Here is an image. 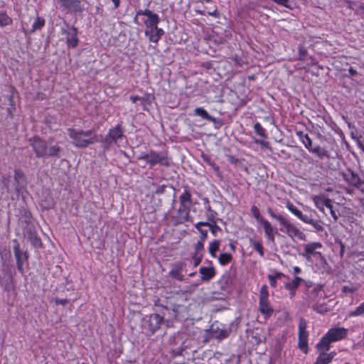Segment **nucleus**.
<instances>
[{
	"mask_svg": "<svg viewBox=\"0 0 364 364\" xmlns=\"http://www.w3.org/2000/svg\"><path fill=\"white\" fill-rule=\"evenodd\" d=\"M29 144L38 158L59 156L60 149L58 145L48 146V143L39 136H35L29 139Z\"/></svg>",
	"mask_w": 364,
	"mask_h": 364,
	"instance_id": "f257e3e1",
	"label": "nucleus"
},
{
	"mask_svg": "<svg viewBox=\"0 0 364 364\" xmlns=\"http://www.w3.org/2000/svg\"><path fill=\"white\" fill-rule=\"evenodd\" d=\"M68 134L72 139L73 144L78 148H85L90 144L99 141L98 136L93 135L92 130L83 131L69 128Z\"/></svg>",
	"mask_w": 364,
	"mask_h": 364,
	"instance_id": "f03ea898",
	"label": "nucleus"
},
{
	"mask_svg": "<svg viewBox=\"0 0 364 364\" xmlns=\"http://www.w3.org/2000/svg\"><path fill=\"white\" fill-rule=\"evenodd\" d=\"M268 213L272 218L279 223L282 226L280 228V230L286 233L291 239L294 240L295 238H297L300 240H305L306 236L304 233L297 228L294 224L290 223V221L285 217L275 214L271 209L268 210Z\"/></svg>",
	"mask_w": 364,
	"mask_h": 364,
	"instance_id": "7ed1b4c3",
	"label": "nucleus"
},
{
	"mask_svg": "<svg viewBox=\"0 0 364 364\" xmlns=\"http://www.w3.org/2000/svg\"><path fill=\"white\" fill-rule=\"evenodd\" d=\"M139 159L145 161L150 166H154L157 164L165 166L170 165V159L164 152L150 151L147 153H141Z\"/></svg>",
	"mask_w": 364,
	"mask_h": 364,
	"instance_id": "20e7f679",
	"label": "nucleus"
},
{
	"mask_svg": "<svg viewBox=\"0 0 364 364\" xmlns=\"http://www.w3.org/2000/svg\"><path fill=\"white\" fill-rule=\"evenodd\" d=\"M259 310L265 318L271 316L274 311L269 301V291L266 285H263L259 291Z\"/></svg>",
	"mask_w": 364,
	"mask_h": 364,
	"instance_id": "39448f33",
	"label": "nucleus"
},
{
	"mask_svg": "<svg viewBox=\"0 0 364 364\" xmlns=\"http://www.w3.org/2000/svg\"><path fill=\"white\" fill-rule=\"evenodd\" d=\"M164 322V318L162 316L158 314H152L149 315L147 320H144L143 328L149 331L153 335L158 331Z\"/></svg>",
	"mask_w": 364,
	"mask_h": 364,
	"instance_id": "423d86ee",
	"label": "nucleus"
},
{
	"mask_svg": "<svg viewBox=\"0 0 364 364\" xmlns=\"http://www.w3.org/2000/svg\"><path fill=\"white\" fill-rule=\"evenodd\" d=\"M307 323L304 318H301L299 322V347L304 353H308V332L306 331Z\"/></svg>",
	"mask_w": 364,
	"mask_h": 364,
	"instance_id": "0eeeda50",
	"label": "nucleus"
},
{
	"mask_svg": "<svg viewBox=\"0 0 364 364\" xmlns=\"http://www.w3.org/2000/svg\"><path fill=\"white\" fill-rule=\"evenodd\" d=\"M124 135L120 124H117L114 128L109 130L104 139V144L109 146L112 144H117L119 140L124 138Z\"/></svg>",
	"mask_w": 364,
	"mask_h": 364,
	"instance_id": "6e6552de",
	"label": "nucleus"
},
{
	"mask_svg": "<svg viewBox=\"0 0 364 364\" xmlns=\"http://www.w3.org/2000/svg\"><path fill=\"white\" fill-rule=\"evenodd\" d=\"M322 247V244L319 242H309L304 246V252L300 253L303 257L307 261L313 262V259L317 257V255H321L319 252H316V250Z\"/></svg>",
	"mask_w": 364,
	"mask_h": 364,
	"instance_id": "1a4fd4ad",
	"label": "nucleus"
},
{
	"mask_svg": "<svg viewBox=\"0 0 364 364\" xmlns=\"http://www.w3.org/2000/svg\"><path fill=\"white\" fill-rule=\"evenodd\" d=\"M62 33L65 36L68 47L75 48L78 44L77 29L74 27L62 28Z\"/></svg>",
	"mask_w": 364,
	"mask_h": 364,
	"instance_id": "9d476101",
	"label": "nucleus"
},
{
	"mask_svg": "<svg viewBox=\"0 0 364 364\" xmlns=\"http://www.w3.org/2000/svg\"><path fill=\"white\" fill-rule=\"evenodd\" d=\"M164 29L159 27V25H155L152 27L145 28L144 35L151 43H157L161 37L164 35Z\"/></svg>",
	"mask_w": 364,
	"mask_h": 364,
	"instance_id": "9b49d317",
	"label": "nucleus"
},
{
	"mask_svg": "<svg viewBox=\"0 0 364 364\" xmlns=\"http://www.w3.org/2000/svg\"><path fill=\"white\" fill-rule=\"evenodd\" d=\"M190 207L180 205L176 215H173L172 220L174 225L184 223L189 220Z\"/></svg>",
	"mask_w": 364,
	"mask_h": 364,
	"instance_id": "f8f14e48",
	"label": "nucleus"
},
{
	"mask_svg": "<svg viewBox=\"0 0 364 364\" xmlns=\"http://www.w3.org/2000/svg\"><path fill=\"white\" fill-rule=\"evenodd\" d=\"M348 333V330L344 327H334L330 328L326 335L332 343L341 341L345 338Z\"/></svg>",
	"mask_w": 364,
	"mask_h": 364,
	"instance_id": "ddd939ff",
	"label": "nucleus"
},
{
	"mask_svg": "<svg viewBox=\"0 0 364 364\" xmlns=\"http://www.w3.org/2000/svg\"><path fill=\"white\" fill-rule=\"evenodd\" d=\"M141 22L145 26V28H148L155 25H159L160 18L157 14L146 9H144V16L141 18Z\"/></svg>",
	"mask_w": 364,
	"mask_h": 364,
	"instance_id": "4468645a",
	"label": "nucleus"
},
{
	"mask_svg": "<svg viewBox=\"0 0 364 364\" xmlns=\"http://www.w3.org/2000/svg\"><path fill=\"white\" fill-rule=\"evenodd\" d=\"M62 10L77 12L82 10L80 0H58Z\"/></svg>",
	"mask_w": 364,
	"mask_h": 364,
	"instance_id": "2eb2a0df",
	"label": "nucleus"
},
{
	"mask_svg": "<svg viewBox=\"0 0 364 364\" xmlns=\"http://www.w3.org/2000/svg\"><path fill=\"white\" fill-rule=\"evenodd\" d=\"M14 189L17 193H21L26 188L27 182L23 173L20 170H16L14 172Z\"/></svg>",
	"mask_w": 364,
	"mask_h": 364,
	"instance_id": "dca6fc26",
	"label": "nucleus"
},
{
	"mask_svg": "<svg viewBox=\"0 0 364 364\" xmlns=\"http://www.w3.org/2000/svg\"><path fill=\"white\" fill-rule=\"evenodd\" d=\"M13 242L15 243V245L14 246V251L16 259L17 267L20 272H23V264L27 260L28 255L26 252H22L20 250L19 244L16 240Z\"/></svg>",
	"mask_w": 364,
	"mask_h": 364,
	"instance_id": "f3484780",
	"label": "nucleus"
},
{
	"mask_svg": "<svg viewBox=\"0 0 364 364\" xmlns=\"http://www.w3.org/2000/svg\"><path fill=\"white\" fill-rule=\"evenodd\" d=\"M312 199L316 207L321 212L324 211V207L331 209V200L324 195L315 196Z\"/></svg>",
	"mask_w": 364,
	"mask_h": 364,
	"instance_id": "a211bd4d",
	"label": "nucleus"
},
{
	"mask_svg": "<svg viewBox=\"0 0 364 364\" xmlns=\"http://www.w3.org/2000/svg\"><path fill=\"white\" fill-rule=\"evenodd\" d=\"M343 177L348 183L355 187H359L363 183L359 176L350 170L343 173Z\"/></svg>",
	"mask_w": 364,
	"mask_h": 364,
	"instance_id": "6ab92c4d",
	"label": "nucleus"
},
{
	"mask_svg": "<svg viewBox=\"0 0 364 364\" xmlns=\"http://www.w3.org/2000/svg\"><path fill=\"white\" fill-rule=\"evenodd\" d=\"M312 262H314V265L318 272L324 273L330 269V267L322 254L317 255V257L313 259Z\"/></svg>",
	"mask_w": 364,
	"mask_h": 364,
	"instance_id": "aec40b11",
	"label": "nucleus"
},
{
	"mask_svg": "<svg viewBox=\"0 0 364 364\" xmlns=\"http://www.w3.org/2000/svg\"><path fill=\"white\" fill-rule=\"evenodd\" d=\"M184 265L185 264L183 262H179L178 264H174L168 273L169 275L173 279H175L178 281H183L184 279V277L182 274V272Z\"/></svg>",
	"mask_w": 364,
	"mask_h": 364,
	"instance_id": "412c9836",
	"label": "nucleus"
},
{
	"mask_svg": "<svg viewBox=\"0 0 364 364\" xmlns=\"http://www.w3.org/2000/svg\"><path fill=\"white\" fill-rule=\"evenodd\" d=\"M183 191L179 196L180 205L188 206L191 208L192 204V196L190 188L188 186H184Z\"/></svg>",
	"mask_w": 364,
	"mask_h": 364,
	"instance_id": "4be33fe9",
	"label": "nucleus"
},
{
	"mask_svg": "<svg viewBox=\"0 0 364 364\" xmlns=\"http://www.w3.org/2000/svg\"><path fill=\"white\" fill-rule=\"evenodd\" d=\"M264 228V233L267 237L272 242L274 241L276 230L273 228L271 223L264 219L260 223Z\"/></svg>",
	"mask_w": 364,
	"mask_h": 364,
	"instance_id": "5701e85b",
	"label": "nucleus"
},
{
	"mask_svg": "<svg viewBox=\"0 0 364 364\" xmlns=\"http://www.w3.org/2000/svg\"><path fill=\"white\" fill-rule=\"evenodd\" d=\"M210 335L213 338L222 340L227 338L229 336V331L225 328H219L218 327H215L214 325L212 326L210 328Z\"/></svg>",
	"mask_w": 364,
	"mask_h": 364,
	"instance_id": "b1692460",
	"label": "nucleus"
},
{
	"mask_svg": "<svg viewBox=\"0 0 364 364\" xmlns=\"http://www.w3.org/2000/svg\"><path fill=\"white\" fill-rule=\"evenodd\" d=\"M332 342L330 341V339L328 338V336L325 334L318 343L316 346V348L317 349L319 353H325L327 352L330 349V344Z\"/></svg>",
	"mask_w": 364,
	"mask_h": 364,
	"instance_id": "393cba45",
	"label": "nucleus"
},
{
	"mask_svg": "<svg viewBox=\"0 0 364 364\" xmlns=\"http://www.w3.org/2000/svg\"><path fill=\"white\" fill-rule=\"evenodd\" d=\"M336 355L335 351H331L329 353H320L316 358V364H328L330 363L334 356Z\"/></svg>",
	"mask_w": 364,
	"mask_h": 364,
	"instance_id": "a878e982",
	"label": "nucleus"
},
{
	"mask_svg": "<svg viewBox=\"0 0 364 364\" xmlns=\"http://www.w3.org/2000/svg\"><path fill=\"white\" fill-rule=\"evenodd\" d=\"M201 274V279L205 282L210 280L215 276V269L213 267H202L199 269Z\"/></svg>",
	"mask_w": 364,
	"mask_h": 364,
	"instance_id": "bb28decb",
	"label": "nucleus"
},
{
	"mask_svg": "<svg viewBox=\"0 0 364 364\" xmlns=\"http://www.w3.org/2000/svg\"><path fill=\"white\" fill-rule=\"evenodd\" d=\"M309 151L316 154L321 159L328 156V151L318 145L311 146Z\"/></svg>",
	"mask_w": 364,
	"mask_h": 364,
	"instance_id": "cd10ccee",
	"label": "nucleus"
},
{
	"mask_svg": "<svg viewBox=\"0 0 364 364\" xmlns=\"http://www.w3.org/2000/svg\"><path fill=\"white\" fill-rule=\"evenodd\" d=\"M296 135L308 150L311 149L312 146V141L307 134L299 131L296 132Z\"/></svg>",
	"mask_w": 364,
	"mask_h": 364,
	"instance_id": "c85d7f7f",
	"label": "nucleus"
},
{
	"mask_svg": "<svg viewBox=\"0 0 364 364\" xmlns=\"http://www.w3.org/2000/svg\"><path fill=\"white\" fill-rule=\"evenodd\" d=\"M302 221L306 224L312 225L317 232H321L323 230V228L321 225L320 221L315 220L306 215Z\"/></svg>",
	"mask_w": 364,
	"mask_h": 364,
	"instance_id": "c756f323",
	"label": "nucleus"
},
{
	"mask_svg": "<svg viewBox=\"0 0 364 364\" xmlns=\"http://www.w3.org/2000/svg\"><path fill=\"white\" fill-rule=\"evenodd\" d=\"M45 25V20L42 17L36 16L33 24L30 33H34L36 31L41 29Z\"/></svg>",
	"mask_w": 364,
	"mask_h": 364,
	"instance_id": "7c9ffc66",
	"label": "nucleus"
},
{
	"mask_svg": "<svg viewBox=\"0 0 364 364\" xmlns=\"http://www.w3.org/2000/svg\"><path fill=\"white\" fill-rule=\"evenodd\" d=\"M194 114L202 117L204 119H207L208 121L213 122L214 121V118L209 115L205 109L203 107H196L194 109Z\"/></svg>",
	"mask_w": 364,
	"mask_h": 364,
	"instance_id": "2f4dec72",
	"label": "nucleus"
},
{
	"mask_svg": "<svg viewBox=\"0 0 364 364\" xmlns=\"http://www.w3.org/2000/svg\"><path fill=\"white\" fill-rule=\"evenodd\" d=\"M286 207L292 214H294L295 216H296L301 221L306 216V215H304L301 213V211H300L292 203H291L289 202L286 204Z\"/></svg>",
	"mask_w": 364,
	"mask_h": 364,
	"instance_id": "473e14b6",
	"label": "nucleus"
},
{
	"mask_svg": "<svg viewBox=\"0 0 364 364\" xmlns=\"http://www.w3.org/2000/svg\"><path fill=\"white\" fill-rule=\"evenodd\" d=\"M302 282L303 279L301 277H295L291 282L285 284V287L289 291H295Z\"/></svg>",
	"mask_w": 364,
	"mask_h": 364,
	"instance_id": "72a5a7b5",
	"label": "nucleus"
},
{
	"mask_svg": "<svg viewBox=\"0 0 364 364\" xmlns=\"http://www.w3.org/2000/svg\"><path fill=\"white\" fill-rule=\"evenodd\" d=\"M13 20L5 12L0 13V27L11 25Z\"/></svg>",
	"mask_w": 364,
	"mask_h": 364,
	"instance_id": "f704fd0d",
	"label": "nucleus"
},
{
	"mask_svg": "<svg viewBox=\"0 0 364 364\" xmlns=\"http://www.w3.org/2000/svg\"><path fill=\"white\" fill-rule=\"evenodd\" d=\"M254 129L256 134L262 138H267V134L266 129L261 125L259 122H256L254 125Z\"/></svg>",
	"mask_w": 364,
	"mask_h": 364,
	"instance_id": "c9c22d12",
	"label": "nucleus"
},
{
	"mask_svg": "<svg viewBox=\"0 0 364 364\" xmlns=\"http://www.w3.org/2000/svg\"><path fill=\"white\" fill-rule=\"evenodd\" d=\"M220 241L218 240H214L211 242L208 247V251L211 256L215 257L216 252L219 250Z\"/></svg>",
	"mask_w": 364,
	"mask_h": 364,
	"instance_id": "e433bc0d",
	"label": "nucleus"
},
{
	"mask_svg": "<svg viewBox=\"0 0 364 364\" xmlns=\"http://www.w3.org/2000/svg\"><path fill=\"white\" fill-rule=\"evenodd\" d=\"M250 245L259 254L261 257L264 256L263 247L259 241L250 239Z\"/></svg>",
	"mask_w": 364,
	"mask_h": 364,
	"instance_id": "4c0bfd02",
	"label": "nucleus"
},
{
	"mask_svg": "<svg viewBox=\"0 0 364 364\" xmlns=\"http://www.w3.org/2000/svg\"><path fill=\"white\" fill-rule=\"evenodd\" d=\"M313 309L321 314H324L330 311V309L325 304H316L313 306Z\"/></svg>",
	"mask_w": 364,
	"mask_h": 364,
	"instance_id": "58836bf2",
	"label": "nucleus"
},
{
	"mask_svg": "<svg viewBox=\"0 0 364 364\" xmlns=\"http://www.w3.org/2000/svg\"><path fill=\"white\" fill-rule=\"evenodd\" d=\"M364 315V301L361 303L354 311L349 313V316H360Z\"/></svg>",
	"mask_w": 364,
	"mask_h": 364,
	"instance_id": "ea45409f",
	"label": "nucleus"
},
{
	"mask_svg": "<svg viewBox=\"0 0 364 364\" xmlns=\"http://www.w3.org/2000/svg\"><path fill=\"white\" fill-rule=\"evenodd\" d=\"M218 260L221 265H226L232 260V255L230 253H222L220 255Z\"/></svg>",
	"mask_w": 364,
	"mask_h": 364,
	"instance_id": "a19ab883",
	"label": "nucleus"
},
{
	"mask_svg": "<svg viewBox=\"0 0 364 364\" xmlns=\"http://www.w3.org/2000/svg\"><path fill=\"white\" fill-rule=\"evenodd\" d=\"M29 240L36 247H41L42 242L41 239L34 233H31L29 235Z\"/></svg>",
	"mask_w": 364,
	"mask_h": 364,
	"instance_id": "79ce46f5",
	"label": "nucleus"
},
{
	"mask_svg": "<svg viewBox=\"0 0 364 364\" xmlns=\"http://www.w3.org/2000/svg\"><path fill=\"white\" fill-rule=\"evenodd\" d=\"M251 213L259 223L264 220V218L260 215L259 210L257 206L252 205L251 207Z\"/></svg>",
	"mask_w": 364,
	"mask_h": 364,
	"instance_id": "37998d69",
	"label": "nucleus"
},
{
	"mask_svg": "<svg viewBox=\"0 0 364 364\" xmlns=\"http://www.w3.org/2000/svg\"><path fill=\"white\" fill-rule=\"evenodd\" d=\"M203 244L204 242L203 241H198L196 244H195L194 246V254L193 255H203Z\"/></svg>",
	"mask_w": 364,
	"mask_h": 364,
	"instance_id": "c03bdc74",
	"label": "nucleus"
},
{
	"mask_svg": "<svg viewBox=\"0 0 364 364\" xmlns=\"http://www.w3.org/2000/svg\"><path fill=\"white\" fill-rule=\"evenodd\" d=\"M282 274L277 272L274 275L269 274L268 276V279L269 280L270 286L272 287H276L277 286V280L282 277Z\"/></svg>",
	"mask_w": 364,
	"mask_h": 364,
	"instance_id": "a18cd8bd",
	"label": "nucleus"
},
{
	"mask_svg": "<svg viewBox=\"0 0 364 364\" xmlns=\"http://www.w3.org/2000/svg\"><path fill=\"white\" fill-rule=\"evenodd\" d=\"M210 228L211 233L213 235H217L218 232L221 231V228L216 224L215 222L213 223H209V225H207Z\"/></svg>",
	"mask_w": 364,
	"mask_h": 364,
	"instance_id": "49530a36",
	"label": "nucleus"
},
{
	"mask_svg": "<svg viewBox=\"0 0 364 364\" xmlns=\"http://www.w3.org/2000/svg\"><path fill=\"white\" fill-rule=\"evenodd\" d=\"M144 16V10H139L136 11V15L134 18V22L136 24H139V21H141V18Z\"/></svg>",
	"mask_w": 364,
	"mask_h": 364,
	"instance_id": "de8ad7c7",
	"label": "nucleus"
},
{
	"mask_svg": "<svg viewBox=\"0 0 364 364\" xmlns=\"http://www.w3.org/2000/svg\"><path fill=\"white\" fill-rule=\"evenodd\" d=\"M207 218H208V220L210 221H212L213 223L214 222L213 220H214V218H215V215L216 214L215 212H213L211 209H210V206L208 205L207 206Z\"/></svg>",
	"mask_w": 364,
	"mask_h": 364,
	"instance_id": "09e8293b",
	"label": "nucleus"
},
{
	"mask_svg": "<svg viewBox=\"0 0 364 364\" xmlns=\"http://www.w3.org/2000/svg\"><path fill=\"white\" fill-rule=\"evenodd\" d=\"M54 302L55 304L57 305H63V306H65L66 304H68L69 303V300L68 299H59V298H55L54 299Z\"/></svg>",
	"mask_w": 364,
	"mask_h": 364,
	"instance_id": "8fccbe9b",
	"label": "nucleus"
},
{
	"mask_svg": "<svg viewBox=\"0 0 364 364\" xmlns=\"http://www.w3.org/2000/svg\"><path fill=\"white\" fill-rule=\"evenodd\" d=\"M357 290V287H349V286H343L342 288V291L344 293H353Z\"/></svg>",
	"mask_w": 364,
	"mask_h": 364,
	"instance_id": "3c124183",
	"label": "nucleus"
},
{
	"mask_svg": "<svg viewBox=\"0 0 364 364\" xmlns=\"http://www.w3.org/2000/svg\"><path fill=\"white\" fill-rule=\"evenodd\" d=\"M203 255H193V259L194 261V266H198L202 259Z\"/></svg>",
	"mask_w": 364,
	"mask_h": 364,
	"instance_id": "603ef678",
	"label": "nucleus"
},
{
	"mask_svg": "<svg viewBox=\"0 0 364 364\" xmlns=\"http://www.w3.org/2000/svg\"><path fill=\"white\" fill-rule=\"evenodd\" d=\"M253 141L255 144H259L262 147H268V142L264 140H259L256 138H253Z\"/></svg>",
	"mask_w": 364,
	"mask_h": 364,
	"instance_id": "864d4df0",
	"label": "nucleus"
},
{
	"mask_svg": "<svg viewBox=\"0 0 364 364\" xmlns=\"http://www.w3.org/2000/svg\"><path fill=\"white\" fill-rule=\"evenodd\" d=\"M272 1L278 5H281V6H285L287 8H289V6L287 5L289 0H272Z\"/></svg>",
	"mask_w": 364,
	"mask_h": 364,
	"instance_id": "5fc2aeb1",
	"label": "nucleus"
},
{
	"mask_svg": "<svg viewBox=\"0 0 364 364\" xmlns=\"http://www.w3.org/2000/svg\"><path fill=\"white\" fill-rule=\"evenodd\" d=\"M181 305L180 304H173L172 306V311L174 312V316H177V314H178V312L180 311L181 309Z\"/></svg>",
	"mask_w": 364,
	"mask_h": 364,
	"instance_id": "6e6d98bb",
	"label": "nucleus"
},
{
	"mask_svg": "<svg viewBox=\"0 0 364 364\" xmlns=\"http://www.w3.org/2000/svg\"><path fill=\"white\" fill-rule=\"evenodd\" d=\"M9 176L8 177H4L2 179H1V183H3V185L6 188L7 191H9Z\"/></svg>",
	"mask_w": 364,
	"mask_h": 364,
	"instance_id": "4d7b16f0",
	"label": "nucleus"
},
{
	"mask_svg": "<svg viewBox=\"0 0 364 364\" xmlns=\"http://www.w3.org/2000/svg\"><path fill=\"white\" fill-rule=\"evenodd\" d=\"M207 225H209V223H208V222H198V223H196V224L195 225V227H196V228L198 231H200V230H202V229H201V226H206V227H207Z\"/></svg>",
	"mask_w": 364,
	"mask_h": 364,
	"instance_id": "13d9d810",
	"label": "nucleus"
},
{
	"mask_svg": "<svg viewBox=\"0 0 364 364\" xmlns=\"http://www.w3.org/2000/svg\"><path fill=\"white\" fill-rule=\"evenodd\" d=\"M199 232L201 234V237H200V241H203L204 242L208 237V232H207V230H201Z\"/></svg>",
	"mask_w": 364,
	"mask_h": 364,
	"instance_id": "bf43d9fd",
	"label": "nucleus"
},
{
	"mask_svg": "<svg viewBox=\"0 0 364 364\" xmlns=\"http://www.w3.org/2000/svg\"><path fill=\"white\" fill-rule=\"evenodd\" d=\"M144 100V97H139V96H131L130 97V100L133 102V103H135L136 101L138 100Z\"/></svg>",
	"mask_w": 364,
	"mask_h": 364,
	"instance_id": "052dcab7",
	"label": "nucleus"
},
{
	"mask_svg": "<svg viewBox=\"0 0 364 364\" xmlns=\"http://www.w3.org/2000/svg\"><path fill=\"white\" fill-rule=\"evenodd\" d=\"M330 210V213H331V216L333 218L334 220H337L338 219V216L335 212V210L333 209V205H331V209H329Z\"/></svg>",
	"mask_w": 364,
	"mask_h": 364,
	"instance_id": "680f3d73",
	"label": "nucleus"
},
{
	"mask_svg": "<svg viewBox=\"0 0 364 364\" xmlns=\"http://www.w3.org/2000/svg\"><path fill=\"white\" fill-rule=\"evenodd\" d=\"M208 14L209 16H218V11H217V9H215L213 11H208Z\"/></svg>",
	"mask_w": 364,
	"mask_h": 364,
	"instance_id": "e2e57ef3",
	"label": "nucleus"
},
{
	"mask_svg": "<svg viewBox=\"0 0 364 364\" xmlns=\"http://www.w3.org/2000/svg\"><path fill=\"white\" fill-rule=\"evenodd\" d=\"M25 218H26V222L29 223L30 220L31 218V214L29 212H25Z\"/></svg>",
	"mask_w": 364,
	"mask_h": 364,
	"instance_id": "0e129e2a",
	"label": "nucleus"
},
{
	"mask_svg": "<svg viewBox=\"0 0 364 364\" xmlns=\"http://www.w3.org/2000/svg\"><path fill=\"white\" fill-rule=\"evenodd\" d=\"M114 3V9H117L119 6L120 0H112Z\"/></svg>",
	"mask_w": 364,
	"mask_h": 364,
	"instance_id": "69168bd1",
	"label": "nucleus"
},
{
	"mask_svg": "<svg viewBox=\"0 0 364 364\" xmlns=\"http://www.w3.org/2000/svg\"><path fill=\"white\" fill-rule=\"evenodd\" d=\"M293 271L294 274H299L301 272V269L297 266L294 267Z\"/></svg>",
	"mask_w": 364,
	"mask_h": 364,
	"instance_id": "338daca9",
	"label": "nucleus"
},
{
	"mask_svg": "<svg viewBox=\"0 0 364 364\" xmlns=\"http://www.w3.org/2000/svg\"><path fill=\"white\" fill-rule=\"evenodd\" d=\"M349 73L351 75H355L357 73L356 70H355L352 68L349 69Z\"/></svg>",
	"mask_w": 364,
	"mask_h": 364,
	"instance_id": "774afa93",
	"label": "nucleus"
}]
</instances>
